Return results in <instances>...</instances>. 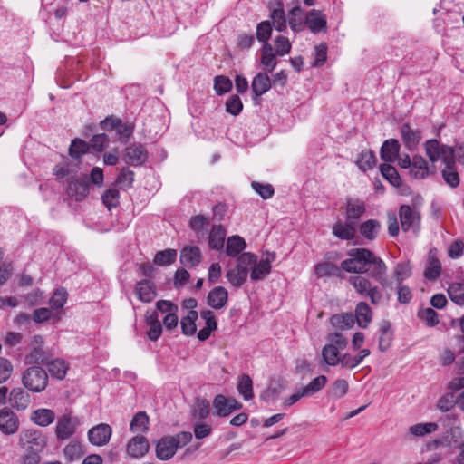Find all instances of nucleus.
Instances as JSON below:
<instances>
[{
    "instance_id": "45",
    "label": "nucleus",
    "mask_w": 464,
    "mask_h": 464,
    "mask_svg": "<svg viewBox=\"0 0 464 464\" xmlns=\"http://www.w3.org/2000/svg\"><path fill=\"white\" fill-rule=\"evenodd\" d=\"M177 251L172 248H168L162 251H159L153 259L155 265L158 266H169L176 261Z\"/></svg>"
},
{
    "instance_id": "6",
    "label": "nucleus",
    "mask_w": 464,
    "mask_h": 464,
    "mask_svg": "<svg viewBox=\"0 0 464 464\" xmlns=\"http://www.w3.org/2000/svg\"><path fill=\"white\" fill-rule=\"evenodd\" d=\"M214 414L218 417H227L233 411L240 410L242 404L235 398L226 397L223 394H218L213 400Z\"/></svg>"
},
{
    "instance_id": "36",
    "label": "nucleus",
    "mask_w": 464,
    "mask_h": 464,
    "mask_svg": "<svg viewBox=\"0 0 464 464\" xmlns=\"http://www.w3.org/2000/svg\"><path fill=\"white\" fill-rule=\"evenodd\" d=\"M392 340V330L391 324L384 321L381 324L379 330V349L384 352L388 349Z\"/></svg>"
},
{
    "instance_id": "44",
    "label": "nucleus",
    "mask_w": 464,
    "mask_h": 464,
    "mask_svg": "<svg viewBox=\"0 0 464 464\" xmlns=\"http://www.w3.org/2000/svg\"><path fill=\"white\" fill-rule=\"evenodd\" d=\"M438 428L435 422L418 423L409 428V433L412 436L423 437L435 432Z\"/></svg>"
},
{
    "instance_id": "20",
    "label": "nucleus",
    "mask_w": 464,
    "mask_h": 464,
    "mask_svg": "<svg viewBox=\"0 0 464 464\" xmlns=\"http://www.w3.org/2000/svg\"><path fill=\"white\" fill-rule=\"evenodd\" d=\"M200 317L205 321V326L198 333L200 341H206L218 327L215 314L210 310H202Z\"/></svg>"
},
{
    "instance_id": "42",
    "label": "nucleus",
    "mask_w": 464,
    "mask_h": 464,
    "mask_svg": "<svg viewBox=\"0 0 464 464\" xmlns=\"http://www.w3.org/2000/svg\"><path fill=\"white\" fill-rule=\"evenodd\" d=\"M411 276V266L409 261H402L396 264L392 276L396 281L397 285L402 284V282Z\"/></svg>"
},
{
    "instance_id": "34",
    "label": "nucleus",
    "mask_w": 464,
    "mask_h": 464,
    "mask_svg": "<svg viewBox=\"0 0 464 464\" xmlns=\"http://www.w3.org/2000/svg\"><path fill=\"white\" fill-rule=\"evenodd\" d=\"M339 348L325 344L322 350V356L324 362L329 366H336L339 363L342 365L343 355L340 354Z\"/></svg>"
},
{
    "instance_id": "9",
    "label": "nucleus",
    "mask_w": 464,
    "mask_h": 464,
    "mask_svg": "<svg viewBox=\"0 0 464 464\" xmlns=\"http://www.w3.org/2000/svg\"><path fill=\"white\" fill-rule=\"evenodd\" d=\"M150 450V443L142 435L131 438L126 445V453L131 459H140Z\"/></svg>"
},
{
    "instance_id": "13",
    "label": "nucleus",
    "mask_w": 464,
    "mask_h": 464,
    "mask_svg": "<svg viewBox=\"0 0 464 464\" xmlns=\"http://www.w3.org/2000/svg\"><path fill=\"white\" fill-rule=\"evenodd\" d=\"M145 323L149 327L147 335L150 340L157 341L162 334V324L157 311L148 310L145 314Z\"/></svg>"
},
{
    "instance_id": "11",
    "label": "nucleus",
    "mask_w": 464,
    "mask_h": 464,
    "mask_svg": "<svg viewBox=\"0 0 464 464\" xmlns=\"http://www.w3.org/2000/svg\"><path fill=\"white\" fill-rule=\"evenodd\" d=\"M401 228L403 231L415 229L420 221V216L413 208L408 205H402L399 211Z\"/></svg>"
},
{
    "instance_id": "37",
    "label": "nucleus",
    "mask_w": 464,
    "mask_h": 464,
    "mask_svg": "<svg viewBox=\"0 0 464 464\" xmlns=\"http://www.w3.org/2000/svg\"><path fill=\"white\" fill-rule=\"evenodd\" d=\"M103 124H111L112 128H115L117 134L120 136V139L124 142L130 138L133 132V129L130 124L121 123L117 120L106 119L103 121Z\"/></svg>"
},
{
    "instance_id": "53",
    "label": "nucleus",
    "mask_w": 464,
    "mask_h": 464,
    "mask_svg": "<svg viewBox=\"0 0 464 464\" xmlns=\"http://www.w3.org/2000/svg\"><path fill=\"white\" fill-rule=\"evenodd\" d=\"M331 323L340 329H349L354 324V316L352 314H342L332 316Z\"/></svg>"
},
{
    "instance_id": "30",
    "label": "nucleus",
    "mask_w": 464,
    "mask_h": 464,
    "mask_svg": "<svg viewBox=\"0 0 464 464\" xmlns=\"http://www.w3.org/2000/svg\"><path fill=\"white\" fill-rule=\"evenodd\" d=\"M226 229L220 225L213 226L208 236V245L210 248L215 250L222 249L224 247Z\"/></svg>"
},
{
    "instance_id": "35",
    "label": "nucleus",
    "mask_w": 464,
    "mask_h": 464,
    "mask_svg": "<svg viewBox=\"0 0 464 464\" xmlns=\"http://www.w3.org/2000/svg\"><path fill=\"white\" fill-rule=\"evenodd\" d=\"M370 353L371 351L367 348L361 350L358 354L354 356L350 353H344L343 355L342 366L348 369H353L360 365L364 358L369 356Z\"/></svg>"
},
{
    "instance_id": "15",
    "label": "nucleus",
    "mask_w": 464,
    "mask_h": 464,
    "mask_svg": "<svg viewBox=\"0 0 464 464\" xmlns=\"http://www.w3.org/2000/svg\"><path fill=\"white\" fill-rule=\"evenodd\" d=\"M134 291L139 300L143 303H150L157 295L154 284L147 279L138 282Z\"/></svg>"
},
{
    "instance_id": "4",
    "label": "nucleus",
    "mask_w": 464,
    "mask_h": 464,
    "mask_svg": "<svg viewBox=\"0 0 464 464\" xmlns=\"http://www.w3.org/2000/svg\"><path fill=\"white\" fill-rule=\"evenodd\" d=\"M24 386L32 392H42L48 384V374L38 365L30 366L22 374Z\"/></svg>"
},
{
    "instance_id": "7",
    "label": "nucleus",
    "mask_w": 464,
    "mask_h": 464,
    "mask_svg": "<svg viewBox=\"0 0 464 464\" xmlns=\"http://www.w3.org/2000/svg\"><path fill=\"white\" fill-rule=\"evenodd\" d=\"M79 421L70 414L61 416L56 422L55 435L59 440L70 439L76 431Z\"/></svg>"
},
{
    "instance_id": "16",
    "label": "nucleus",
    "mask_w": 464,
    "mask_h": 464,
    "mask_svg": "<svg viewBox=\"0 0 464 464\" xmlns=\"http://www.w3.org/2000/svg\"><path fill=\"white\" fill-rule=\"evenodd\" d=\"M305 24L314 34L320 33L326 28V17L318 10L309 11L305 16Z\"/></svg>"
},
{
    "instance_id": "51",
    "label": "nucleus",
    "mask_w": 464,
    "mask_h": 464,
    "mask_svg": "<svg viewBox=\"0 0 464 464\" xmlns=\"http://www.w3.org/2000/svg\"><path fill=\"white\" fill-rule=\"evenodd\" d=\"M448 294L452 302H454L458 305L464 304V284H450L448 288Z\"/></svg>"
},
{
    "instance_id": "46",
    "label": "nucleus",
    "mask_w": 464,
    "mask_h": 464,
    "mask_svg": "<svg viewBox=\"0 0 464 464\" xmlns=\"http://www.w3.org/2000/svg\"><path fill=\"white\" fill-rule=\"evenodd\" d=\"M248 274L241 270L236 266V267L230 268L226 273V277L231 285L239 287L241 286L247 278Z\"/></svg>"
},
{
    "instance_id": "1",
    "label": "nucleus",
    "mask_w": 464,
    "mask_h": 464,
    "mask_svg": "<svg viewBox=\"0 0 464 464\" xmlns=\"http://www.w3.org/2000/svg\"><path fill=\"white\" fill-rule=\"evenodd\" d=\"M349 257L342 261L341 268L348 273L363 274L372 266L371 276L381 284L382 288H389L390 281L385 277L387 266L372 251L366 248L352 249Z\"/></svg>"
},
{
    "instance_id": "12",
    "label": "nucleus",
    "mask_w": 464,
    "mask_h": 464,
    "mask_svg": "<svg viewBox=\"0 0 464 464\" xmlns=\"http://www.w3.org/2000/svg\"><path fill=\"white\" fill-rule=\"evenodd\" d=\"M366 204L360 198H347L345 215L346 220L357 224L359 218L365 213Z\"/></svg>"
},
{
    "instance_id": "17",
    "label": "nucleus",
    "mask_w": 464,
    "mask_h": 464,
    "mask_svg": "<svg viewBox=\"0 0 464 464\" xmlns=\"http://www.w3.org/2000/svg\"><path fill=\"white\" fill-rule=\"evenodd\" d=\"M8 401L10 405L17 411L27 409L31 402L30 395L20 387L11 390Z\"/></svg>"
},
{
    "instance_id": "27",
    "label": "nucleus",
    "mask_w": 464,
    "mask_h": 464,
    "mask_svg": "<svg viewBox=\"0 0 464 464\" xmlns=\"http://www.w3.org/2000/svg\"><path fill=\"white\" fill-rule=\"evenodd\" d=\"M45 365L47 366L51 376L57 380H63L66 376L67 371L69 370V363L61 358H56L47 362Z\"/></svg>"
},
{
    "instance_id": "55",
    "label": "nucleus",
    "mask_w": 464,
    "mask_h": 464,
    "mask_svg": "<svg viewBox=\"0 0 464 464\" xmlns=\"http://www.w3.org/2000/svg\"><path fill=\"white\" fill-rule=\"evenodd\" d=\"M257 261V256L252 253L245 252L238 256L237 259V266L248 274L249 269L253 267Z\"/></svg>"
},
{
    "instance_id": "64",
    "label": "nucleus",
    "mask_w": 464,
    "mask_h": 464,
    "mask_svg": "<svg viewBox=\"0 0 464 464\" xmlns=\"http://www.w3.org/2000/svg\"><path fill=\"white\" fill-rule=\"evenodd\" d=\"M275 49L276 53L279 56H284L290 53L291 50V43L285 36H277L275 39Z\"/></svg>"
},
{
    "instance_id": "38",
    "label": "nucleus",
    "mask_w": 464,
    "mask_h": 464,
    "mask_svg": "<svg viewBox=\"0 0 464 464\" xmlns=\"http://www.w3.org/2000/svg\"><path fill=\"white\" fill-rule=\"evenodd\" d=\"M359 229L362 237L369 240H372L376 238L380 232L381 224L376 219H369L362 223Z\"/></svg>"
},
{
    "instance_id": "48",
    "label": "nucleus",
    "mask_w": 464,
    "mask_h": 464,
    "mask_svg": "<svg viewBox=\"0 0 464 464\" xmlns=\"http://www.w3.org/2000/svg\"><path fill=\"white\" fill-rule=\"evenodd\" d=\"M380 171L384 179H386L392 186L399 187L401 185V178L397 169L388 164L384 163L380 166Z\"/></svg>"
},
{
    "instance_id": "14",
    "label": "nucleus",
    "mask_w": 464,
    "mask_h": 464,
    "mask_svg": "<svg viewBox=\"0 0 464 464\" xmlns=\"http://www.w3.org/2000/svg\"><path fill=\"white\" fill-rule=\"evenodd\" d=\"M180 263L187 267H194L201 262V251L196 246H186L180 251Z\"/></svg>"
},
{
    "instance_id": "61",
    "label": "nucleus",
    "mask_w": 464,
    "mask_h": 464,
    "mask_svg": "<svg viewBox=\"0 0 464 464\" xmlns=\"http://www.w3.org/2000/svg\"><path fill=\"white\" fill-rule=\"evenodd\" d=\"M119 198L120 193L114 188L107 189L102 195V202L109 210L119 205Z\"/></svg>"
},
{
    "instance_id": "21",
    "label": "nucleus",
    "mask_w": 464,
    "mask_h": 464,
    "mask_svg": "<svg viewBox=\"0 0 464 464\" xmlns=\"http://www.w3.org/2000/svg\"><path fill=\"white\" fill-rule=\"evenodd\" d=\"M69 197L77 201L82 200L89 193V184L86 178L72 180L67 187Z\"/></svg>"
},
{
    "instance_id": "19",
    "label": "nucleus",
    "mask_w": 464,
    "mask_h": 464,
    "mask_svg": "<svg viewBox=\"0 0 464 464\" xmlns=\"http://www.w3.org/2000/svg\"><path fill=\"white\" fill-rule=\"evenodd\" d=\"M228 300L227 290L223 286H216L208 295V304L213 309L219 310L226 306Z\"/></svg>"
},
{
    "instance_id": "40",
    "label": "nucleus",
    "mask_w": 464,
    "mask_h": 464,
    "mask_svg": "<svg viewBox=\"0 0 464 464\" xmlns=\"http://www.w3.org/2000/svg\"><path fill=\"white\" fill-rule=\"evenodd\" d=\"M314 273L318 277L341 276L340 268L331 262L317 264L314 267Z\"/></svg>"
},
{
    "instance_id": "31",
    "label": "nucleus",
    "mask_w": 464,
    "mask_h": 464,
    "mask_svg": "<svg viewBox=\"0 0 464 464\" xmlns=\"http://www.w3.org/2000/svg\"><path fill=\"white\" fill-rule=\"evenodd\" d=\"M372 318L371 307L365 302H360L355 308V319L361 328H366Z\"/></svg>"
},
{
    "instance_id": "60",
    "label": "nucleus",
    "mask_w": 464,
    "mask_h": 464,
    "mask_svg": "<svg viewBox=\"0 0 464 464\" xmlns=\"http://www.w3.org/2000/svg\"><path fill=\"white\" fill-rule=\"evenodd\" d=\"M89 150V144L80 139H75L72 141L69 148V153L72 158L78 159Z\"/></svg>"
},
{
    "instance_id": "22",
    "label": "nucleus",
    "mask_w": 464,
    "mask_h": 464,
    "mask_svg": "<svg viewBox=\"0 0 464 464\" xmlns=\"http://www.w3.org/2000/svg\"><path fill=\"white\" fill-rule=\"evenodd\" d=\"M441 272V264L437 257L436 249H431L428 256V266L424 271V277L428 280H436Z\"/></svg>"
},
{
    "instance_id": "29",
    "label": "nucleus",
    "mask_w": 464,
    "mask_h": 464,
    "mask_svg": "<svg viewBox=\"0 0 464 464\" xmlns=\"http://www.w3.org/2000/svg\"><path fill=\"white\" fill-rule=\"evenodd\" d=\"M410 174L414 179H424L429 174V168L425 159L420 155H414L410 169Z\"/></svg>"
},
{
    "instance_id": "62",
    "label": "nucleus",
    "mask_w": 464,
    "mask_h": 464,
    "mask_svg": "<svg viewBox=\"0 0 464 464\" xmlns=\"http://www.w3.org/2000/svg\"><path fill=\"white\" fill-rule=\"evenodd\" d=\"M232 88V82L226 76L218 75L214 79V89L218 95L229 92Z\"/></svg>"
},
{
    "instance_id": "18",
    "label": "nucleus",
    "mask_w": 464,
    "mask_h": 464,
    "mask_svg": "<svg viewBox=\"0 0 464 464\" xmlns=\"http://www.w3.org/2000/svg\"><path fill=\"white\" fill-rule=\"evenodd\" d=\"M147 160V151L140 144H132L125 150V160L133 166H140Z\"/></svg>"
},
{
    "instance_id": "56",
    "label": "nucleus",
    "mask_w": 464,
    "mask_h": 464,
    "mask_svg": "<svg viewBox=\"0 0 464 464\" xmlns=\"http://www.w3.org/2000/svg\"><path fill=\"white\" fill-rule=\"evenodd\" d=\"M303 12L298 6L292 8L288 14V22L293 31L298 32L303 28Z\"/></svg>"
},
{
    "instance_id": "47",
    "label": "nucleus",
    "mask_w": 464,
    "mask_h": 464,
    "mask_svg": "<svg viewBox=\"0 0 464 464\" xmlns=\"http://www.w3.org/2000/svg\"><path fill=\"white\" fill-rule=\"evenodd\" d=\"M237 391L246 401L253 398V382L249 375L244 374L239 378Z\"/></svg>"
},
{
    "instance_id": "43",
    "label": "nucleus",
    "mask_w": 464,
    "mask_h": 464,
    "mask_svg": "<svg viewBox=\"0 0 464 464\" xmlns=\"http://www.w3.org/2000/svg\"><path fill=\"white\" fill-rule=\"evenodd\" d=\"M130 429L132 432H145L149 429V417L144 411L136 413L130 422Z\"/></svg>"
},
{
    "instance_id": "25",
    "label": "nucleus",
    "mask_w": 464,
    "mask_h": 464,
    "mask_svg": "<svg viewBox=\"0 0 464 464\" xmlns=\"http://www.w3.org/2000/svg\"><path fill=\"white\" fill-rule=\"evenodd\" d=\"M85 451L83 449V445L77 441L72 440L70 441L63 449V455L65 460L69 463L78 461L82 458Z\"/></svg>"
},
{
    "instance_id": "57",
    "label": "nucleus",
    "mask_w": 464,
    "mask_h": 464,
    "mask_svg": "<svg viewBox=\"0 0 464 464\" xmlns=\"http://www.w3.org/2000/svg\"><path fill=\"white\" fill-rule=\"evenodd\" d=\"M68 294L64 288H59L54 291L49 300L52 309L58 310L63 307L67 301Z\"/></svg>"
},
{
    "instance_id": "24",
    "label": "nucleus",
    "mask_w": 464,
    "mask_h": 464,
    "mask_svg": "<svg viewBox=\"0 0 464 464\" xmlns=\"http://www.w3.org/2000/svg\"><path fill=\"white\" fill-rule=\"evenodd\" d=\"M401 133L402 140L409 150H414L421 140L420 131L412 130L408 123H404L401 127Z\"/></svg>"
},
{
    "instance_id": "5",
    "label": "nucleus",
    "mask_w": 464,
    "mask_h": 464,
    "mask_svg": "<svg viewBox=\"0 0 464 464\" xmlns=\"http://www.w3.org/2000/svg\"><path fill=\"white\" fill-rule=\"evenodd\" d=\"M19 442L24 450L42 452L47 444V439L38 430H26L21 432Z\"/></svg>"
},
{
    "instance_id": "54",
    "label": "nucleus",
    "mask_w": 464,
    "mask_h": 464,
    "mask_svg": "<svg viewBox=\"0 0 464 464\" xmlns=\"http://www.w3.org/2000/svg\"><path fill=\"white\" fill-rule=\"evenodd\" d=\"M356 164L359 169L363 171L372 169L375 165V156L373 152L370 150L362 151L356 160Z\"/></svg>"
},
{
    "instance_id": "2",
    "label": "nucleus",
    "mask_w": 464,
    "mask_h": 464,
    "mask_svg": "<svg viewBox=\"0 0 464 464\" xmlns=\"http://www.w3.org/2000/svg\"><path fill=\"white\" fill-rule=\"evenodd\" d=\"M425 151L431 162L442 160L445 165L441 171L443 179L450 187H458L459 178L455 169L454 150L450 146L440 145L437 140H429L425 142Z\"/></svg>"
},
{
    "instance_id": "33",
    "label": "nucleus",
    "mask_w": 464,
    "mask_h": 464,
    "mask_svg": "<svg viewBox=\"0 0 464 464\" xmlns=\"http://www.w3.org/2000/svg\"><path fill=\"white\" fill-rule=\"evenodd\" d=\"M246 243L243 237L235 235L231 236L227 240L226 254L230 257L237 256L245 248Z\"/></svg>"
},
{
    "instance_id": "50",
    "label": "nucleus",
    "mask_w": 464,
    "mask_h": 464,
    "mask_svg": "<svg viewBox=\"0 0 464 464\" xmlns=\"http://www.w3.org/2000/svg\"><path fill=\"white\" fill-rule=\"evenodd\" d=\"M327 378L324 375H320L314 378L306 386L303 387L304 393L307 397H311L316 392H320L326 384Z\"/></svg>"
},
{
    "instance_id": "63",
    "label": "nucleus",
    "mask_w": 464,
    "mask_h": 464,
    "mask_svg": "<svg viewBox=\"0 0 464 464\" xmlns=\"http://www.w3.org/2000/svg\"><path fill=\"white\" fill-rule=\"evenodd\" d=\"M314 60L312 63V66L320 67L326 62L327 59V46L324 44H321L314 47Z\"/></svg>"
},
{
    "instance_id": "49",
    "label": "nucleus",
    "mask_w": 464,
    "mask_h": 464,
    "mask_svg": "<svg viewBox=\"0 0 464 464\" xmlns=\"http://www.w3.org/2000/svg\"><path fill=\"white\" fill-rule=\"evenodd\" d=\"M270 17L276 30L283 32L286 29V19L281 4L272 11Z\"/></svg>"
},
{
    "instance_id": "32",
    "label": "nucleus",
    "mask_w": 464,
    "mask_h": 464,
    "mask_svg": "<svg viewBox=\"0 0 464 464\" xmlns=\"http://www.w3.org/2000/svg\"><path fill=\"white\" fill-rule=\"evenodd\" d=\"M55 419L54 412L50 409H37L31 414V420L36 425L46 427L53 422Z\"/></svg>"
},
{
    "instance_id": "8",
    "label": "nucleus",
    "mask_w": 464,
    "mask_h": 464,
    "mask_svg": "<svg viewBox=\"0 0 464 464\" xmlns=\"http://www.w3.org/2000/svg\"><path fill=\"white\" fill-rule=\"evenodd\" d=\"M112 435V430L109 424L100 423L88 431V440L92 445L102 447L108 444Z\"/></svg>"
},
{
    "instance_id": "26",
    "label": "nucleus",
    "mask_w": 464,
    "mask_h": 464,
    "mask_svg": "<svg viewBox=\"0 0 464 464\" xmlns=\"http://www.w3.org/2000/svg\"><path fill=\"white\" fill-rule=\"evenodd\" d=\"M400 151V144L397 140L391 139L383 142L381 148V158L385 162L396 160Z\"/></svg>"
},
{
    "instance_id": "3",
    "label": "nucleus",
    "mask_w": 464,
    "mask_h": 464,
    "mask_svg": "<svg viewBox=\"0 0 464 464\" xmlns=\"http://www.w3.org/2000/svg\"><path fill=\"white\" fill-rule=\"evenodd\" d=\"M192 440L189 431H181L174 436H165L156 443V456L160 460H169L174 457L179 448L188 444Z\"/></svg>"
},
{
    "instance_id": "52",
    "label": "nucleus",
    "mask_w": 464,
    "mask_h": 464,
    "mask_svg": "<svg viewBox=\"0 0 464 464\" xmlns=\"http://www.w3.org/2000/svg\"><path fill=\"white\" fill-rule=\"evenodd\" d=\"M348 281L360 295H364L372 285L370 280L362 276H352Z\"/></svg>"
},
{
    "instance_id": "39",
    "label": "nucleus",
    "mask_w": 464,
    "mask_h": 464,
    "mask_svg": "<svg viewBox=\"0 0 464 464\" xmlns=\"http://www.w3.org/2000/svg\"><path fill=\"white\" fill-rule=\"evenodd\" d=\"M198 317L197 311L191 310L186 316L180 320V326L182 334L185 335H193L196 333L197 325L196 321Z\"/></svg>"
},
{
    "instance_id": "58",
    "label": "nucleus",
    "mask_w": 464,
    "mask_h": 464,
    "mask_svg": "<svg viewBox=\"0 0 464 464\" xmlns=\"http://www.w3.org/2000/svg\"><path fill=\"white\" fill-rule=\"evenodd\" d=\"M418 317L430 327L439 324L438 314L430 307L421 308L418 312Z\"/></svg>"
},
{
    "instance_id": "10",
    "label": "nucleus",
    "mask_w": 464,
    "mask_h": 464,
    "mask_svg": "<svg viewBox=\"0 0 464 464\" xmlns=\"http://www.w3.org/2000/svg\"><path fill=\"white\" fill-rule=\"evenodd\" d=\"M19 429V420L13 411L7 409L0 411V430L5 435H12Z\"/></svg>"
},
{
    "instance_id": "59",
    "label": "nucleus",
    "mask_w": 464,
    "mask_h": 464,
    "mask_svg": "<svg viewBox=\"0 0 464 464\" xmlns=\"http://www.w3.org/2000/svg\"><path fill=\"white\" fill-rule=\"evenodd\" d=\"M31 352L26 356L29 362L35 364H45L48 362V354L43 347L31 348Z\"/></svg>"
},
{
    "instance_id": "23",
    "label": "nucleus",
    "mask_w": 464,
    "mask_h": 464,
    "mask_svg": "<svg viewBox=\"0 0 464 464\" xmlns=\"http://www.w3.org/2000/svg\"><path fill=\"white\" fill-rule=\"evenodd\" d=\"M356 224L352 221H347L343 223L338 221L333 227V234L343 240H350L355 237L356 233Z\"/></svg>"
},
{
    "instance_id": "28",
    "label": "nucleus",
    "mask_w": 464,
    "mask_h": 464,
    "mask_svg": "<svg viewBox=\"0 0 464 464\" xmlns=\"http://www.w3.org/2000/svg\"><path fill=\"white\" fill-rule=\"evenodd\" d=\"M254 94L258 97L266 93L271 88V80L266 72H258L251 84Z\"/></svg>"
},
{
    "instance_id": "41",
    "label": "nucleus",
    "mask_w": 464,
    "mask_h": 464,
    "mask_svg": "<svg viewBox=\"0 0 464 464\" xmlns=\"http://www.w3.org/2000/svg\"><path fill=\"white\" fill-rule=\"evenodd\" d=\"M271 271V265L268 259H262L259 263L254 264L250 277L254 281L264 279Z\"/></svg>"
}]
</instances>
